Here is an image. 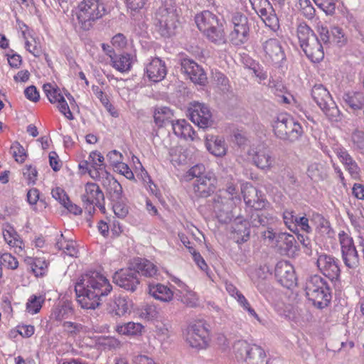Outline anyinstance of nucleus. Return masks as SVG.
<instances>
[{
  "instance_id": "obj_39",
  "label": "nucleus",
  "mask_w": 364,
  "mask_h": 364,
  "mask_svg": "<svg viewBox=\"0 0 364 364\" xmlns=\"http://www.w3.org/2000/svg\"><path fill=\"white\" fill-rule=\"evenodd\" d=\"M203 34L215 44L221 45L226 42L225 34L222 26L219 25V22L217 26H214L213 28L208 29Z\"/></svg>"
},
{
  "instance_id": "obj_43",
  "label": "nucleus",
  "mask_w": 364,
  "mask_h": 364,
  "mask_svg": "<svg viewBox=\"0 0 364 364\" xmlns=\"http://www.w3.org/2000/svg\"><path fill=\"white\" fill-rule=\"evenodd\" d=\"M129 301L125 297H115L110 304V310L114 311L116 315L122 316L129 309Z\"/></svg>"
},
{
  "instance_id": "obj_49",
  "label": "nucleus",
  "mask_w": 364,
  "mask_h": 364,
  "mask_svg": "<svg viewBox=\"0 0 364 364\" xmlns=\"http://www.w3.org/2000/svg\"><path fill=\"white\" fill-rule=\"evenodd\" d=\"M113 202V211L115 215L121 219L124 218L129 213V208L124 202L122 198L121 200H112Z\"/></svg>"
},
{
  "instance_id": "obj_5",
  "label": "nucleus",
  "mask_w": 364,
  "mask_h": 364,
  "mask_svg": "<svg viewBox=\"0 0 364 364\" xmlns=\"http://www.w3.org/2000/svg\"><path fill=\"white\" fill-rule=\"evenodd\" d=\"M177 15L175 4L166 1L155 14V24L161 36L169 37L176 27Z\"/></svg>"
},
{
  "instance_id": "obj_26",
  "label": "nucleus",
  "mask_w": 364,
  "mask_h": 364,
  "mask_svg": "<svg viewBox=\"0 0 364 364\" xmlns=\"http://www.w3.org/2000/svg\"><path fill=\"white\" fill-rule=\"evenodd\" d=\"M74 314L72 303L68 300L59 301L51 310L50 318L56 322H62Z\"/></svg>"
},
{
  "instance_id": "obj_20",
  "label": "nucleus",
  "mask_w": 364,
  "mask_h": 364,
  "mask_svg": "<svg viewBox=\"0 0 364 364\" xmlns=\"http://www.w3.org/2000/svg\"><path fill=\"white\" fill-rule=\"evenodd\" d=\"M275 277L278 282L286 288H291L296 284V277L294 267L288 261H279L275 267Z\"/></svg>"
},
{
  "instance_id": "obj_38",
  "label": "nucleus",
  "mask_w": 364,
  "mask_h": 364,
  "mask_svg": "<svg viewBox=\"0 0 364 364\" xmlns=\"http://www.w3.org/2000/svg\"><path fill=\"white\" fill-rule=\"evenodd\" d=\"M58 250H61L63 252L70 257H77L78 250L76 248L75 243L72 240H66L63 233L60 234V237L57 240L55 244Z\"/></svg>"
},
{
  "instance_id": "obj_1",
  "label": "nucleus",
  "mask_w": 364,
  "mask_h": 364,
  "mask_svg": "<svg viewBox=\"0 0 364 364\" xmlns=\"http://www.w3.org/2000/svg\"><path fill=\"white\" fill-rule=\"evenodd\" d=\"M112 289L108 279L97 272L81 275L75 285L77 301L82 309H95Z\"/></svg>"
},
{
  "instance_id": "obj_63",
  "label": "nucleus",
  "mask_w": 364,
  "mask_h": 364,
  "mask_svg": "<svg viewBox=\"0 0 364 364\" xmlns=\"http://www.w3.org/2000/svg\"><path fill=\"white\" fill-rule=\"evenodd\" d=\"M48 267V263L45 259L36 258L33 261L32 269L36 276H43Z\"/></svg>"
},
{
  "instance_id": "obj_50",
  "label": "nucleus",
  "mask_w": 364,
  "mask_h": 364,
  "mask_svg": "<svg viewBox=\"0 0 364 364\" xmlns=\"http://www.w3.org/2000/svg\"><path fill=\"white\" fill-rule=\"evenodd\" d=\"M159 311L154 304H146L140 311V316L146 320H153L158 317Z\"/></svg>"
},
{
  "instance_id": "obj_57",
  "label": "nucleus",
  "mask_w": 364,
  "mask_h": 364,
  "mask_svg": "<svg viewBox=\"0 0 364 364\" xmlns=\"http://www.w3.org/2000/svg\"><path fill=\"white\" fill-rule=\"evenodd\" d=\"M181 66L182 72L185 73L188 77L194 69H196L197 71H200V65L189 58L182 59L181 62Z\"/></svg>"
},
{
  "instance_id": "obj_18",
  "label": "nucleus",
  "mask_w": 364,
  "mask_h": 364,
  "mask_svg": "<svg viewBox=\"0 0 364 364\" xmlns=\"http://www.w3.org/2000/svg\"><path fill=\"white\" fill-rule=\"evenodd\" d=\"M217 178L212 173H207L198 179H196L193 183V192L196 197L208 198L216 189Z\"/></svg>"
},
{
  "instance_id": "obj_4",
  "label": "nucleus",
  "mask_w": 364,
  "mask_h": 364,
  "mask_svg": "<svg viewBox=\"0 0 364 364\" xmlns=\"http://www.w3.org/2000/svg\"><path fill=\"white\" fill-rule=\"evenodd\" d=\"M275 136L283 141L294 142L303 134V128L291 117L280 114L272 124Z\"/></svg>"
},
{
  "instance_id": "obj_21",
  "label": "nucleus",
  "mask_w": 364,
  "mask_h": 364,
  "mask_svg": "<svg viewBox=\"0 0 364 364\" xmlns=\"http://www.w3.org/2000/svg\"><path fill=\"white\" fill-rule=\"evenodd\" d=\"M333 150L350 176L353 179H358L360 173V167L348 151L340 145L334 146Z\"/></svg>"
},
{
  "instance_id": "obj_7",
  "label": "nucleus",
  "mask_w": 364,
  "mask_h": 364,
  "mask_svg": "<svg viewBox=\"0 0 364 364\" xmlns=\"http://www.w3.org/2000/svg\"><path fill=\"white\" fill-rule=\"evenodd\" d=\"M233 348L236 357L244 360L246 364H266V354L260 346L238 341Z\"/></svg>"
},
{
  "instance_id": "obj_56",
  "label": "nucleus",
  "mask_w": 364,
  "mask_h": 364,
  "mask_svg": "<svg viewBox=\"0 0 364 364\" xmlns=\"http://www.w3.org/2000/svg\"><path fill=\"white\" fill-rule=\"evenodd\" d=\"M190 80L195 84L204 85L207 81L206 74L203 69L200 66V71L194 69L188 75Z\"/></svg>"
},
{
  "instance_id": "obj_23",
  "label": "nucleus",
  "mask_w": 364,
  "mask_h": 364,
  "mask_svg": "<svg viewBox=\"0 0 364 364\" xmlns=\"http://www.w3.org/2000/svg\"><path fill=\"white\" fill-rule=\"evenodd\" d=\"M89 161L90 164V170L89 171L90 176L95 180L100 181L101 178L107 176L109 173L105 168L104 163V156L99 151H92L89 155Z\"/></svg>"
},
{
  "instance_id": "obj_11",
  "label": "nucleus",
  "mask_w": 364,
  "mask_h": 364,
  "mask_svg": "<svg viewBox=\"0 0 364 364\" xmlns=\"http://www.w3.org/2000/svg\"><path fill=\"white\" fill-rule=\"evenodd\" d=\"M252 9L261 17L265 25L273 31L279 28V18L269 0H249Z\"/></svg>"
},
{
  "instance_id": "obj_54",
  "label": "nucleus",
  "mask_w": 364,
  "mask_h": 364,
  "mask_svg": "<svg viewBox=\"0 0 364 364\" xmlns=\"http://www.w3.org/2000/svg\"><path fill=\"white\" fill-rule=\"evenodd\" d=\"M63 331L69 336H74L82 330V326L80 323L71 321H64L62 323Z\"/></svg>"
},
{
  "instance_id": "obj_9",
  "label": "nucleus",
  "mask_w": 364,
  "mask_h": 364,
  "mask_svg": "<svg viewBox=\"0 0 364 364\" xmlns=\"http://www.w3.org/2000/svg\"><path fill=\"white\" fill-rule=\"evenodd\" d=\"M81 200L90 214L95 211V206L102 213L105 212V196L97 183L88 182L85 184V193L82 195Z\"/></svg>"
},
{
  "instance_id": "obj_36",
  "label": "nucleus",
  "mask_w": 364,
  "mask_h": 364,
  "mask_svg": "<svg viewBox=\"0 0 364 364\" xmlns=\"http://www.w3.org/2000/svg\"><path fill=\"white\" fill-rule=\"evenodd\" d=\"M154 119L155 124L159 127H166L168 124L172 125L173 122V111L167 107H157L154 109Z\"/></svg>"
},
{
  "instance_id": "obj_2",
  "label": "nucleus",
  "mask_w": 364,
  "mask_h": 364,
  "mask_svg": "<svg viewBox=\"0 0 364 364\" xmlns=\"http://www.w3.org/2000/svg\"><path fill=\"white\" fill-rule=\"evenodd\" d=\"M306 296L314 306L322 309L326 307L331 299V289L326 279L315 274L309 277L305 282Z\"/></svg>"
},
{
  "instance_id": "obj_64",
  "label": "nucleus",
  "mask_w": 364,
  "mask_h": 364,
  "mask_svg": "<svg viewBox=\"0 0 364 364\" xmlns=\"http://www.w3.org/2000/svg\"><path fill=\"white\" fill-rule=\"evenodd\" d=\"M51 194L53 198L58 200L61 205H64L68 203L69 198L63 188L56 187L52 190Z\"/></svg>"
},
{
  "instance_id": "obj_61",
  "label": "nucleus",
  "mask_w": 364,
  "mask_h": 364,
  "mask_svg": "<svg viewBox=\"0 0 364 364\" xmlns=\"http://www.w3.org/2000/svg\"><path fill=\"white\" fill-rule=\"evenodd\" d=\"M23 174L28 184H34L36 183L38 176V171L36 167L31 165H26L23 170Z\"/></svg>"
},
{
  "instance_id": "obj_31",
  "label": "nucleus",
  "mask_w": 364,
  "mask_h": 364,
  "mask_svg": "<svg viewBox=\"0 0 364 364\" xmlns=\"http://www.w3.org/2000/svg\"><path fill=\"white\" fill-rule=\"evenodd\" d=\"M311 221L316 227V230L322 236L333 238L335 232L331 226L330 222L319 213H314Z\"/></svg>"
},
{
  "instance_id": "obj_8",
  "label": "nucleus",
  "mask_w": 364,
  "mask_h": 364,
  "mask_svg": "<svg viewBox=\"0 0 364 364\" xmlns=\"http://www.w3.org/2000/svg\"><path fill=\"white\" fill-rule=\"evenodd\" d=\"M186 342L190 347L205 349L210 341L209 331L203 322H197L188 326L184 333Z\"/></svg>"
},
{
  "instance_id": "obj_13",
  "label": "nucleus",
  "mask_w": 364,
  "mask_h": 364,
  "mask_svg": "<svg viewBox=\"0 0 364 364\" xmlns=\"http://www.w3.org/2000/svg\"><path fill=\"white\" fill-rule=\"evenodd\" d=\"M338 238L344 264L348 268H356L359 265V257L352 237L341 231L338 233Z\"/></svg>"
},
{
  "instance_id": "obj_45",
  "label": "nucleus",
  "mask_w": 364,
  "mask_h": 364,
  "mask_svg": "<svg viewBox=\"0 0 364 364\" xmlns=\"http://www.w3.org/2000/svg\"><path fill=\"white\" fill-rule=\"evenodd\" d=\"M44 301V296L31 295L26 303V311L31 314H37L42 308Z\"/></svg>"
},
{
  "instance_id": "obj_28",
  "label": "nucleus",
  "mask_w": 364,
  "mask_h": 364,
  "mask_svg": "<svg viewBox=\"0 0 364 364\" xmlns=\"http://www.w3.org/2000/svg\"><path fill=\"white\" fill-rule=\"evenodd\" d=\"M148 292L154 299L163 302H169L173 298V291L166 285L160 283H149Z\"/></svg>"
},
{
  "instance_id": "obj_24",
  "label": "nucleus",
  "mask_w": 364,
  "mask_h": 364,
  "mask_svg": "<svg viewBox=\"0 0 364 364\" xmlns=\"http://www.w3.org/2000/svg\"><path fill=\"white\" fill-rule=\"evenodd\" d=\"M146 73L151 81H161L166 75L165 63L159 58H152L146 66Z\"/></svg>"
},
{
  "instance_id": "obj_62",
  "label": "nucleus",
  "mask_w": 364,
  "mask_h": 364,
  "mask_svg": "<svg viewBox=\"0 0 364 364\" xmlns=\"http://www.w3.org/2000/svg\"><path fill=\"white\" fill-rule=\"evenodd\" d=\"M214 78L217 85L222 92H227L230 90V85L229 84V80L224 74L221 73H216Z\"/></svg>"
},
{
  "instance_id": "obj_29",
  "label": "nucleus",
  "mask_w": 364,
  "mask_h": 364,
  "mask_svg": "<svg viewBox=\"0 0 364 364\" xmlns=\"http://www.w3.org/2000/svg\"><path fill=\"white\" fill-rule=\"evenodd\" d=\"M306 55L314 63H318L324 57L323 48L318 38L301 47Z\"/></svg>"
},
{
  "instance_id": "obj_58",
  "label": "nucleus",
  "mask_w": 364,
  "mask_h": 364,
  "mask_svg": "<svg viewBox=\"0 0 364 364\" xmlns=\"http://www.w3.org/2000/svg\"><path fill=\"white\" fill-rule=\"evenodd\" d=\"M299 8L303 14L309 19H311L315 14V9L310 0H299Z\"/></svg>"
},
{
  "instance_id": "obj_16",
  "label": "nucleus",
  "mask_w": 364,
  "mask_h": 364,
  "mask_svg": "<svg viewBox=\"0 0 364 364\" xmlns=\"http://www.w3.org/2000/svg\"><path fill=\"white\" fill-rule=\"evenodd\" d=\"M338 259L332 255L321 253L318 256L316 266L319 271L331 281L337 279L341 274Z\"/></svg>"
},
{
  "instance_id": "obj_6",
  "label": "nucleus",
  "mask_w": 364,
  "mask_h": 364,
  "mask_svg": "<svg viewBox=\"0 0 364 364\" xmlns=\"http://www.w3.org/2000/svg\"><path fill=\"white\" fill-rule=\"evenodd\" d=\"M311 96L323 113L333 121H338L340 111L333 100L328 90L321 84L315 85L311 90Z\"/></svg>"
},
{
  "instance_id": "obj_27",
  "label": "nucleus",
  "mask_w": 364,
  "mask_h": 364,
  "mask_svg": "<svg viewBox=\"0 0 364 364\" xmlns=\"http://www.w3.org/2000/svg\"><path fill=\"white\" fill-rule=\"evenodd\" d=\"M106 189L111 200H121L122 198V187L121 184L109 173L101 178L100 181Z\"/></svg>"
},
{
  "instance_id": "obj_17",
  "label": "nucleus",
  "mask_w": 364,
  "mask_h": 364,
  "mask_svg": "<svg viewBox=\"0 0 364 364\" xmlns=\"http://www.w3.org/2000/svg\"><path fill=\"white\" fill-rule=\"evenodd\" d=\"M241 191L247 205L253 208L254 210H262L269 205V202L262 196V192L250 183L244 185Z\"/></svg>"
},
{
  "instance_id": "obj_37",
  "label": "nucleus",
  "mask_w": 364,
  "mask_h": 364,
  "mask_svg": "<svg viewBox=\"0 0 364 364\" xmlns=\"http://www.w3.org/2000/svg\"><path fill=\"white\" fill-rule=\"evenodd\" d=\"M343 99L346 105L353 110L361 109L364 105V96L360 92L345 93Z\"/></svg>"
},
{
  "instance_id": "obj_55",
  "label": "nucleus",
  "mask_w": 364,
  "mask_h": 364,
  "mask_svg": "<svg viewBox=\"0 0 364 364\" xmlns=\"http://www.w3.org/2000/svg\"><path fill=\"white\" fill-rule=\"evenodd\" d=\"M0 264L8 269H15L18 266V262L11 254L4 253L0 257Z\"/></svg>"
},
{
  "instance_id": "obj_60",
  "label": "nucleus",
  "mask_w": 364,
  "mask_h": 364,
  "mask_svg": "<svg viewBox=\"0 0 364 364\" xmlns=\"http://www.w3.org/2000/svg\"><path fill=\"white\" fill-rule=\"evenodd\" d=\"M351 141L355 149L360 150L362 153L364 152V132L359 130H355L353 132L351 136Z\"/></svg>"
},
{
  "instance_id": "obj_10",
  "label": "nucleus",
  "mask_w": 364,
  "mask_h": 364,
  "mask_svg": "<svg viewBox=\"0 0 364 364\" xmlns=\"http://www.w3.org/2000/svg\"><path fill=\"white\" fill-rule=\"evenodd\" d=\"M231 23L233 26V30L230 33L231 43L235 46L245 43L250 32L247 17L240 12H235L232 15Z\"/></svg>"
},
{
  "instance_id": "obj_32",
  "label": "nucleus",
  "mask_w": 364,
  "mask_h": 364,
  "mask_svg": "<svg viewBox=\"0 0 364 364\" xmlns=\"http://www.w3.org/2000/svg\"><path fill=\"white\" fill-rule=\"evenodd\" d=\"M196 23L198 29L204 33L208 29L213 28L217 26L219 20L218 16L209 11H203L195 17Z\"/></svg>"
},
{
  "instance_id": "obj_33",
  "label": "nucleus",
  "mask_w": 364,
  "mask_h": 364,
  "mask_svg": "<svg viewBox=\"0 0 364 364\" xmlns=\"http://www.w3.org/2000/svg\"><path fill=\"white\" fill-rule=\"evenodd\" d=\"M111 65L120 73L129 72L132 66L133 56L127 53L110 55Z\"/></svg>"
},
{
  "instance_id": "obj_30",
  "label": "nucleus",
  "mask_w": 364,
  "mask_h": 364,
  "mask_svg": "<svg viewBox=\"0 0 364 364\" xmlns=\"http://www.w3.org/2000/svg\"><path fill=\"white\" fill-rule=\"evenodd\" d=\"M131 265L132 268L136 271V275L141 274L146 277H154L158 271L156 266L146 259L136 258Z\"/></svg>"
},
{
  "instance_id": "obj_3",
  "label": "nucleus",
  "mask_w": 364,
  "mask_h": 364,
  "mask_svg": "<svg viewBox=\"0 0 364 364\" xmlns=\"http://www.w3.org/2000/svg\"><path fill=\"white\" fill-rule=\"evenodd\" d=\"M107 13V10L102 0H82L77 6V18L81 28L88 31Z\"/></svg>"
},
{
  "instance_id": "obj_53",
  "label": "nucleus",
  "mask_w": 364,
  "mask_h": 364,
  "mask_svg": "<svg viewBox=\"0 0 364 364\" xmlns=\"http://www.w3.org/2000/svg\"><path fill=\"white\" fill-rule=\"evenodd\" d=\"M11 151L17 162L23 163L26 160V151L18 141H15L12 144Z\"/></svg>"
},
{
  "instance_id": "obj_47",
  "label": "nucleus",
  "mask_w": 364,
  "mask_h": 364,
  "mask_svg": "<svg viewBox=\"0 0 364 364\" xmlns=\"http://www.w3.org/2000/svg\"><path fill=\"white\" fill-rule=\"evenodd\" d=\"M331 35V43L333 42L339 47H342L347 43V37L341 28L338 26L332 27Z\"/></svg>"
},
{
  "instance_id": "obj_14",
  "label": "nucleus",
  "mask_w": 364,
  "mask_h": 364,
  "mask_svg": "<svg viewBox=\"0 0 364 364\" xmlns=\"http://www.w3.org/2000/svg\"><path fill=\"white\" fill-rule=\"evenodd\" d=\"M252 164L263 171H269L275 164V159L271 149L267 146H258L248 151Z\"/></svg>"
},
{
  "instance_id": "obj_19",
  "label": "nucleus",
  "mask_w": 364,
  "mask_h": 364,
  "mask_svg": "<svg viewBox=\"0 0 364 364\" xmlns=\"http://www.w3.org/2000/svg\"><path fill=\"white\" fill-rule=\"evenodd\" d=\"M113 282L120 287L132 292L139 284L136 272L132 267L115 272L113 276Z\"/></svg>"
},
{
  "instance_id": "obj_25",
  "label": "nucleus",
  "mask_w": 364,
  "mask_h": 364,
  "mask_svg": "<svg viewBox=\"0 0 364 364\" xmlns=\"http://www.w3.org/2000/svg\"><path fill=\"white\" fill-rule=\"evenodd\" d=\"M276 221V217L272 210L267 208L262 210H254L250 218V223L253 227H268Z\"/></svg>"
},
{
  "instance_id": "obj_40",
  "label": "nucleus",
  "mask_w": 364,
  "mask_h": 364,
  "mask_svg": "<svg viewBox=\"0 0 364 364\" xmlns=\"http://www.w3.org/2000/svg\"><path fill=\"white\" fill-rule=\"evenodd\" d=\"M248 223L246 220L235 223L232 226V232L235 234V239L237 242L247 241L250 237V228L247 227Z\"/></svg>"
},
{
  "instance_id": "obj_59",
  "label": "nucleus",
  "mask_w": 364,
  "mask_h": 364,
  "mask_svg": "<svg viewBox=\"0 0 364 364\" xmlns=\"http://www.w3.org/2000/svg\"><path fill=\"white\" fill-rule=\"evenodd\" d=\"M296 218L294 215V211L285 210L283 213V220L285 225L292 232L296 230Z\"/></svg>"
},
{
  "instance_id": "obj_52",
  "label": "nucleus",
  "mask_w": 364,
  "mask_h": 364,
  "mask_svg": "<svg viewBox=\"0 0 364 364\" xmlns=\"http://www.w3.org/2000/svg\"><path fill=\"white\" fill-rule=\"evenodd\" d=\"M337 1L338 0H314L316 5L328 15L334 14Z\"/></svg>"
},
{
  "instance_id": "obj_42",
  "label": "nucleus",
  "mask_w": 364,
  "mask_h": 364,
  "mask_svg": "<svg viewBox=\"0 0 364 364\" xmlns=\"http://www.w3.org/2000/svg\"><path fill=\"white\" fill-rule=\"evenodd\" d=\"M3 235L8 245L16 248V252H20L23 250V241L18 238V235L13 228H10L9 230H4Z\"/></svg>"
},
{
  "instance_id": "obj_35",
  "label": "nucleus",
  "mask_w": 364,
  "mask_h": 364,
  "mask_svg": "<svg viewBox=\"0 0 364 364\" xmlns=\"http://www.w3.org/2000/svg\"><path fill=\"white\" fill-rule=\"evenodd\" d=\"M205 145L207 149L215 156H223L225 155L227 146L223 138L216 136H211L206 138Z\"/></svg>"
},
{
  "instance_id": "obj_12",
  "label": "nucleus",
  "mask_w": 364,
  "mask_h": 364,
  "mask_svg": "<svg viewBox=\"0 0 364 364\" xmlns=\"http://www.w3.org/2000/svg\"><path fill=\"white\" fill-rule=\"evenodd\" d=\"M264 58L266 62L276 66H280L286 59L285 53L281 41L275 38H269L262 43Z\"/></svg>"
},
{
  "instance_id": "obj_15",
  "label": "nucleus",
  "mask_w": 364,
  "mask_h": 364,
  "mask_svg": "<svg viewBox=\"0 0 364 364\" xmlns=\"http://www.w3.org/2000/svg\"><path fill=\"white\" fill-rule=\"evenodd\" d=\"M223 196L216 194L213 199L212 207L219 221L227 223L234 217L233 209L237 203L232 198L229 199Z\"/></svg>"
},
{
  "instance_id": "obj_34",
  "label": "nucleus",
  "mask_w": 364,
  "mask_h": 364,
  "mask_svg": "<svg viewBox=\"0 0 364 364\" xmlns=\"http://www.w3.org/2000/svg\"><path fill=\"white\" fill-rule=\"evenodd\" d=\"M172 129L174 134L184 139H194L195 132L191 125L185 119H178L172 122Z\"/></svg>"
},
{
  "instance_id": "obj_22",
  "label": "nucleus",
  "mask_w": 364,
  "mask_h": 364,
  "mask_svg": "<svg viewBox=\"0 0 364 364\" xmlns=\"http://www.w3.org/2000/svg\"><path fill=\"white\" fill-rule=\"evenodd\" d=\"M212 114L209 108L202 103H195L190 109V119L198 127L205 129L211 124Z\"/></svg>"
},
{
  "instance_id": "obj_46",
  "label": "nucleus",
  "mask_w": 364,
  "mask_h": 364,
  "mask_svg": "<svg viewBox=\"0 0 364 364\" xmlns=\"http://www.w3.org/2000/svg\"><path fill=\"white\" fill-rule=\"evenodd\" d=\"M307 174L309 177H310L311 179L314 181L323 180L326 176V174L323 170V165L316 162L312 163L309 166L307 169Z\"/></svg>"
},
{
  "instance_id": "obj_41",
  "label": "nucleus",
  "mask_w": 364,
  "mask_h": 364,
  "mask_svg": "<svg viewBox=\"0 0 364 364\" xmlns=\"http://www.w3.org/2000/svg\"><path fill=\"white\" fill-rule=\"evenodd\" d=\"M297 36L301 48L317 36L306 23H301L297 27Z\"/></svg>"
},
{
  "instance_id": "obj_44",
  "label": "nucleus",
  "mask_w": 364,
  "mask_h": 364,
  "mask_svg": "<svg viewBox=\"0 0 364 364\" xmlns=\"http://www.w3.org/2000/svg\"><path fill=\"white\" fill-rule=\"evenodd\" d=\"M143 326L139 323L128 322L117 327V331L122 335L132 336L141 333Z\"/></svg>"
},
{
  "instance_id": "obj_48",
  "label": "nucleus",
  "mask_w": 364,
  "mask_h": 364,
  "mask_svg": "<svg viewBox=\"0 0 364 364\" xmlns=\"http://www.w3.org/2000/svg\"><path fill=\"white\" fill-rule=\"evenodd\" d=\"M43 89L48 100L53 104L56 103L59 101L60 97H63L60 93V89L50 83L45 84Z\"/></svg>"
},
{
  "instance_id": "obj_51",
  "label": "nucleus",
  "mask_w": 364,
  "mask_h": 364,
  "mask_svg": "<svg viewBox=\"0 0 364 364\" xmlns=\"http://www.w3.org/2000/svg\"><path fill=\"white\" fill-rule=\"evenodd\" d=\"M217 194L224 195V197L229 199L232 198V200L236 203L240 201V198L238 195V191L236 188V186L232 183L228 184L225 189L220 190Z\"/></svg>"
}]
</instances>
